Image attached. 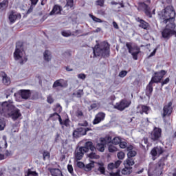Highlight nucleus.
<instances>
[{
  "mask_svg": "<svg viewBox=\"0 0 176 176\" xmlns=\"http://www.w3.org/2000/svg\"><path fill=\"white\" fill-rule=\"evenodd\" d=\"M88 123H87V121H84V122H80V123H79L78 124V126H82V127H86V126H88Z\"/></svg>",
  "mask_w": 176,
  "mask_h": 176,
  "instance_id": "55",
  "label": "nucleus"
},
{
  "mask_svg": "<svg viewBox=\"0 0 176 176\" xmlns=\"http://www.w3.org/2000/svg\"><path fill=\"white\" fill-rule=\"evenodd\" d=\"M30 175H32V176H38V173L36 171H32L31 170H28V173L27 175L25 176H30Z\"/></svg>",
  "mask_w": 176,
  "mask_h": 176,
  "instance_id": "43",
  "label": "nucleus"
},
{
  "mask_svg": "<svg viewBox=\"0 0 176 176\" xmlns=\"http://www.w3.org/2000/svg\"><path fill=\"white\" fill-rule=\"evenodd\" d=\"M126 150H127V157H134L135 156H136L137 155V151H135V150L133 149V146L130 145L129 146L126 147Z\"/></svg>",
  "mask_w": 176,
  "mask_h": 176,
  "instance_id": "21",
  "label": "nucleus"
},
{
  "mask_svg": "<svg viewBox=\"0 0 176 176\" xmlns=\"http://www.w3.org/2000/svg\"><path fill=\"white\" fill-rule=\"evenodd\" d=\"M96 108H97V104L94 103L92 104H91L90 107L89 108V110H91V109H96Z\"/></svg>",
  "mask_w": 176,
  "mask_h": 176,
  "instance_id": "59",
  "label": "nucleus"
},
{
  "mask_svg": "<svg viewBox=\"0 0 176 176\" xmlns=\"http://www.w3.org/2000/svg\"><path fill=\"white\" fill-rule=\"evenodd\" d=\"M164 113L162 114L163 118L164 116H170L173 112V102H168L164 107Z\"/></svg>",
  "mask_w": 176,
  "mask_h": 176,
  "instance_id": "9",
  "label": "nucleus"
},
{
  "mask_svg": "<svg viewBox=\"0 0 176 176\" xmlns=\"http://www.w3.org/2000/svg\"><path fill=\"white\" fill-rule=\"evenodd\" d=\"M8 19L10 23H14L16 20H20L21 19V14L12 12L9 15Z\"/></svg>",
  "mask_w": 176,
  "mask_h": 176,
  "instance_id": "18",
  "label": "nucleus"
},
{
  "mask_svg": "<svg viewBox=\"0 0 176 176\" xmlns=\"http://www.w3.org/2000/svg\"><path fill=\"white\" fill-rule=\"evenodd\" d=\"M8 8V1H3L0 3V10H4Z\"/></svg>",
  "mask_w": 176,
  "mask_h": 176,
  "instance_id": "40",
  "label": "nucleus"
},
{
  "mask_svg": "<svg viewBox=\"0 0 176 176\" xmlns=\"http://www.w3.org/2000/svg\"><path fill=\"white\" fill-rule=\"evenodd\" d=\"M50 153L47 151H45L43 153V160H46L47 159H50Z\"/></svg>",
  "mask_w": 176,
  "mask_h": 176,
  "instance_id": "47",
  "label": "nucleus"
},
{
  "mask_svg": "<svg viewBox=\"0 0 176 176\" xmlns=\"http://www.w3.org/2000/svg\"><path fill=\"white\" fill-rule=\"evenodd\" d=\"M91 129L87 128V129H83V128H78L73 133L74 135H86V133L87 131H90Z\"/></svg>",
  "mask_w": 176,
  "mask_h": 176,
  "instance_id": "17",
  "label": "nucleus"
},
{
  "mask_svg": "<svg viewBox=\"0 0 176 176\" xmlns=\"http://www.w3.org/2000/svg\"><path fill=\"white\" fill-rule=\"evenodd\" d=\"M124 167H130V166H134V160L133 158L128 157V158L124 161Z\"/></svg>",
  "mask_w": 176,
  "mask_h": 176,
  "instance_id": "26",
  "label": "nucleus"
},
{
  "mask_svg": "<svg viewBox=\"0 0 176 176\" xmlns=\"http://www.w3.org/2000/svg\"><path fill=\"white\" fill-rule=\"evenodd\" d=\"M107 142H111L113 145H119L122 142V138L119 136H116L114 138H111V136L106 137Z\"/></svg>",
  "mask_w": 176,
  "mask_h": 176,
  "instance_id": "14",
  "label": "nucleus"
},
{
  "mask_svg": "<svg viewBox=\"0 0 176 176\" xmlns=\"http://www.w3.org/2000/svg\"><path fill=\"white\" fill-rule=\"evenodd\" d=\"M113 25L114 28H116V30H119V25H118V23H116V22L113 21Z\"/></svg>",
  "mask_w": 176,
  "mask_h": 176,
  "instance_id": "61",
  "label": "nucleus"
},
{
  "mask_svg": "<svg viewBox=\"0 0 176 176\" xmlns=\"http://www.w3.org/2000/svg\"><path fill=\"white\" fill-rule=\"evenodd\" d=\"M78 78L79 79H82V80H84V79H86V75H85V74H80L78 75Z\"/></svg>",
  "mask_w": 176,
  "mask_h": 176,
  "instance_id": "58",
  "label": "nucleus"
},
{
  "mask_svg": "<svg viewBox=\"0 0 176 176\" xmlns=\"http://www.w3.org/2000/svg\"><path fill=\"white\" fill-rule=\"evenodd\" d=\"M6 123H5V120L0 119V130H3L5 129Z\"/></svg>",
  "mask_w": 176,
  "mask_h": 176,
  "instance_id": "44",
  "label": "nucleus"
},
{
  "mask_svg": "<svg viewBox=\"0 0 176 176\" xmlns=\"http://www.w3.org/2000/svg\"><path fill=\"white\" fill-rule=\"evenodd\" d=\"M126 46L134 60H138V54L140 53V47L137 45H134L131 43H126Z\"/></svg>",
  "mask_w": 176,
  "mask_h": 176,
  "instance_id": "6",
  "label": "nucleus"
},
{
  "mask_svg": "<svg viewBox=\"0 0 176 176\" xmlns=\"http://www.w3.org/2000/svg\"><path fill=\"white\" fill-rule=\"evenodd\" d=\"M43 60L44 61H46L47 63H49L50 61H52V52L50 50H46L44 52H43Z\"/></svg>",
  "mask_w": 176,
  "mask_h": 176,
  "instance_id": "20",
  "label": "nucleus"
},
{
  "mask_svg": "<svg viewBox=\"0 0 176 176\" xmlns=\"http://www.w3.org/2000/svg\"><path fill=\"white\" fill-rule=\"evenodd\" d=\"M107 142H108L107 138H101L100 139V142L96 145V148L99 152H104V151H105V145L107 144Z\"/></svg>",
  "mask_w": 176,
  "mask_h": 176,
  "instance_id": "11",
  "label": "nucleus"
},
{
  "mask_svg": "<svg viewBox=\"0 0 176 176\" xmlns=\"http://www.w3.org/2000/svg\"><path fill=\"white\" fill-rule=\"evenodd\" d=\"M105 119V113L100 112L98 113L95 119L93 121L94 124H98L100 122H102Z\"/></svg>",
  "mask_w": 176,
  "mask_h": 176,
  "instance_id": "16",
  "label": "nucleus"
},
{
  "mask_svg": "<svg viewBox=\"0 0 176 176\" xmlns=\"http://www.w3.org/2000/svg\"><path fill=\"white\" fill-rule=\"evenodd\" d=\"M17 131H19V128H17V126H12V129L11 130V133H17Z\"/></svg>",
  "mask_w": 176,
  "mask_h": 176,
  "instance_id": "57",
  "label": "nucleus"
},
{
  "mask_svg": "<svg viewBox=\"0 0 176 176\" xmlns=\"http://www.w3.org/2000/svg\"><path fill=\"white\" fill-rule=\"evenodd\" d=\"M88 151L89 148H87V147H80L79 149L76 152L75 157L76 160H81L82 157H83V155Z\"/></svg>",
  "mask_w": 176,
  "mask_h": 176,
  "instance_id": "10",
  "label": "nucleus"
},
{
  "mask_svg": "<svg viewBox=\"0 0 176 176\" xmlns=\"http://www.w3.org/2000/svg\"><path fill=\"white\" fill-rule=\"evenodd\" d=\"M98 170L100 173V174H105V166H104V163L102 162H97Z\"/></svg>",
  "mask_w": 176,
  "mask_h": 176,
  "instance_id": "27",
  "label": "nucleus"
},
{
  "mask_svg": "<svg viewBox=\"0 0 176 176\" xmlns=\"http://www.w3.org/2000/svg\"><path fill=\"white\" fill-rule=\"evenodd\" d=\"M161 23L166 24V28L162 31L163 38H170L171 35H175L176 32L174 30L175 28V11L173 6H167L164 10L158 14Z\"/></svg>",
  "mask_w": 176,
  "mask_h": 176,
  "instance_id": "1",
  "label": "nucleus"
},
{
  "mask_svg": "<svg viewBox=\"0 0 176 176\" xmlns=\"http://www.w3.org/2000/svg\"><path fill=\"white\" fill-rule=\"evenodd\" d=\"M139 21L140 23V24L139 25L140 27H141L144 30H149V23L142 19H140Z\"/></svg>",
  "mask_w": 176,
  "mask_h": 176,
  "instance_id": "30",
  "label": "nucleus"
},
{
  "mask_svg": "<svg viewBox=\"0 0 176 176\" xmlns=\"http://www.w3.org/2000/svg\"><path fill=\"white\" fill-rule=\"evenodd\" d=\"M95 56H103L104 57L109 54V45L107 42L102 43L100 45H97L94 48Z\"/></svg>",
  "mask_w": 176,
  "mask_h": 176,
  "instance_id": "5",
  "label": "nucleus"
},
{
  "mask_svg": "<svg viewBox=\"0 0 176 176\" xmlns=\"http://www.w3.org/2000/svg\"><path fill=\"white\" fill-rule=\"evenodd\" d=\"M76 116H77V118H82V116H83V112L80 110H77L76 111Z\"/></svg>",
  "mask_w": 176,
  "mask_h": 176,
  "instance_id": "48",
  "label": "nucleus"
},
{
  "mask_svg": "<svg viewBox=\"0 0 176 176\" xmlns=\"http://www.w3.org/2000/svg\"><path fill=\"white\" fill-rule=\"evenodd\" d=\"M120 148H121V149H124L126 148H127V142H120Z\"/></svg>",
  "mask_w": 176,
  "mask_h": 176,
  "instance_id": "46",
  "label": "nucleus"
},
{
  "mask_svg": "<svg viewBox=\"0 0 176 176\" xmlns=\"http://www.w3.org/2000/svg\"><path fill=\"white\" fill-rule=\"evenodd\" d=\"M13 90H14V89L12 88L7 91V96H6L7 98L8 97H9V96H10V94H12Z\"/></svg>",
  "mask_w": 176,
  "mask_h": 176,
  "instance_id": "56",
  "label": "nucleus"
},
{
  "mask_svg": "<svg viewBox=\"0 0 176 176\" xmlns=\"http://www.w3.org/2000/svg\"><path fill=\"white\" fill-rule=\"evenodd\" d=\"M131 104V102L130 100H122L120 102H117L114 106V108H116V109H118V111H124L126 108H129Z\"/></svg>",
  "mask_w": 176,
  "mask_h": 176,
  "instance_id": "7",
  "label": "nucleus"
},
{
  "mask_svg": "<svg viewBox=\"0 0 176 176\" xmlns=\"http://www.w3.org/2000/svg\"><path fill=\"white\" fill-rule=\"evenodd\" d=\"M89 16L95 21V23H102V21L101 19L94 16V15H92L91 14H89Z\"/></svg>",
  "mask_w": 176,
  "mask_h": 176,
  "instance_id": "42",
  "label": "nucleus"
},
{
  "mask_svg": "<svg viewBox=\"0 0 176 176\" xmlns=\"http://www.w3.org/2000/svg\"><path fill=\"white\" fill-rule=\"evenodd\" d=\"M149 111V108L147 106H141L139 105L138 107L137 113H141L142 115L143 113H146L148 115V111Z\"/></svg>",
  "mask_w": 176,
  "mask_h": 176,
  "instance_id": "23",
  "label": "nucleus"
},
{
  "mask_svg": "<svg viewBox=\"0 0 176 176\" xmlns=\"http://www.w3.org/2000/svg\"><path fill=\"white\" fill-rule=\"evenodd\" d=\"M50 173L52 176H63L61 170L58 168H52L50 170Z\"/></svg>",
  "mask_w": 176,
  "mask_h": 176,
  "instance_id": "28",
  "label": "nucleus"
},
{
  "mask_svg": "<svg viewBox=\"0 0 176 176\" xmlns=\"http://www.w3.org/2000/svg\"><path fill=\"white\" fill-rule=\"evenodd\" d=\"M2 78H3V83L6 85V86H8V85H10V78L6 76L5 73L2 74Z\"/></svg>",
  "mask_w": 176,
  "mask_h": 176,
  "instance_id": "31",
  "label": "nucleus"
},
{
  "mask_svg": "<svg viewBox=\"0 0 176 176\" xmlns=\"http://www.w3.org/2000/svg\"><path fill=\"white\" fill-rule=\"evenodd\" d=\"M90 159H100V155L96 154V153H91L88 155Z\"/></svg>",
  "mask_w": 176,
  "mask_h": 176,
  "instance_id": "39",
  "label": "nucleus"
},
{
  "mask_svg": "<svg viewBox=\"0 0 176 176\" xmlns=\"http://www.w3.org/2000/svg\"><path fill=\"white\" fill-rule=\"evenodd\" d=\"M19 93L21 94V98H23L24 100H27L30 98V97H31V92L30 91V90H21L19 91Z\"/></svg>",
  "mask_w": 176,
  "mask_h": 176,
  "instance_id": "22",
  "label": "nucleus"
},
{
  "mask_svg": "<svg viewBox=\"0 0 176 176\" xmlns=\"http://www.w3.org/2000/svg\"><path fill=\"white\" fill-rule=\"evenodd\" d=\"M104 2H105V0H97L96 5L98 6H104Z\"/></svg>",
  "mask_w": 176,
  "mask_h": 176,
  "instance_id": "51",
  "label": "nucleus"
},
{
  "mask_svg": "<svg viewBox=\"0 0 176 176\" xmlns=\"http://www.w3.org/2000/svg\"><path fill=\"white\" fill-rule=\"evenodd\" d=\"M156 50H157V49H155L153 50V52L149 55L148 57H152V56H155V54H156Z\"/></svg>",
  "mask_w": 176,
  "mask_h": 176,
  "instance_id": "63",
  "label": "nucleus"
},
{
  "mask_svg": "<svg viewBox=\"0 0 176 176\" xmlns=\"http://www.w3.org/2000/svg\"><path fill=\"white\" fill-rule=\"evenodd\" d=\"M53 116H56V118H58L59 120V123L60 124H61V126L63 125L66 126H69V120L66 119L64 122H63V120L61 119V116H60V115H58V113H54L52 114H50V118H53Z\"/></svg>",
  "mask_w": 176,
  "mask_h": 176,
  "instance_id": "15",
  "label": "nucleus"
},
{
  "mask_svg": "<svg viewBox=\"0 0 176 176\" xmlns=\"http://www.w3.org/2000/svg\"><path fill=\"white\" fill-rule=\"evenodd\" d=\"M6 148H8V142H6V138L3 137V141L0 142V160L5 159V153L1 149H6Z\"/></svg>",
  "mask_w": 176,
  "mask_h": 176,
  "instance_id": "12",
  "label": "nucleus"
},
{
  "mask_svg": "<svg viewBox=\"0 0 176 176\" xmlns=\"http://www.w3.org/2000/svg\"><path fill=\"white\" fill-rule=\"evenodd\" d=\"M55 111H56L57 112H61V111H63V109L61 108L60 104H56Z\"/></svg>",
  "mask_w": 176,
  "mask_h": 176,
  "instance_id": "53",
  "label": "nucleus"
},
{
  "mask_svg": "<svg viewBox=\"0 0 176 176\" xmlns=\"http://www.w3.org/2000/svg\"><path fill=\"white\" fill-rule=\"evenodd\" d=\"M63 36H65L66 38H68V36H71L72 35V33L69 30H64L61 32Z\"/></svg>",
  "mask_w": 176,
  "mask_h": 176,
  "instance_id": "38",
  "label": "nucleus"
},
{
  "mask_svg": "<svg viewBox=\"0 0 176 176\" xmlns=\"http://www.w3.org/2000/svg\"><path fill=\"white\" fill-rule=\"evenodd\" d=\"M74 96H75L76 97H77L78 98H80L82 97V96H83V90L80 89L78 91H77L76 92H74L73 94Z\"/></svg>",
  "mask_w": 176,
  "mask_h": 176,
  "instance_id": "37",
  "label": "nucleus"
},
{
  "mask_svg": "<svg viewBox=\"0 0 176 176\" xmlns=\"http://www.w3.org/2000/svg\"><path fill=\"white\" fill-rule=\"evenodd\" d=\"M77 166L79 167V168H85V164H83V162H77Z\"/></svg>",
  "mask_w": 176,
  "mask_h": 176,
  "instance_id": "54",
  "label": "nucleus"
},
{
  "mask_svg": "<svg viewBox=\"0 0 176 176\" xmlns=\"http://www.w3.org/2000/svg\"><path fill=\"white\" fill-rule=\"evenodd\" d=\"M63 81H64V80H63V79L56 80L54 82L52 87L54 89H56V87H63Z\"/></svg>",
  "mask_w": 176,
  "mask_h": 176,
  "instance_id": "32",
  "label": "nucleus"
},
{
  "mask_svg": "<svg viewBox=\"0 0 176 176\" xmlns=\"http://www.w3.org/2000/svg\"><path fill=\"white\" fill-rule=\"evenodd\" d=\"M118 151V148L113 146V145H109V152H116Z\"/></svg>",
  "mask_w": 176,
  "mask_h": 176,
  "instance_id": "45",
  "label": "nucleus"
},
{
  "mask_svg": "<svg viewBox=\"0 0 176 176\" xmlns=\"http://www.w3.org/2000/svg\"><path fill=\"white\" fill-rule=\"evenodd\" d=\"M163 153V148L160 146L153 148L151 151V155L153 156V160H155V157L160 156Z\"/></svg>",
  "mask_w": 176,
  "mask_h": 176,
  "instance_id": "13",
  "label": "nucleus"
},
{
  "mask_svg": "<svg viewBox=\"0 0 176 176\" xmlns=\"http://www.w3.org/2000/svg\"><path fill=\"white\" fill-rule=\"evenodd\" d=\"M163 166H164V162L163 161H160L156 165H155V173H157V171H160V173H162V170H163Z\"/></svg>",
  "mask_w": 176,
  "mask_h": 176,
  "instance_id": "29",
  "label": "nucleus"
},
{
  "mask_svg": "<svg viewBox=\"0 0 176 176\" xmlns=\"http://www.w3.org/2000/svg\"><path fill=\"white\" fill-rule=\"evenodd\" d=\"M166 74H167V72L164 70H162L161 72L155 73V76L152 77L151 80L146 87V94L148 97H150L151 94H152V91H153L152 83H159L162 80V79H163Z\"/></svg>",
  "mask_w": 176,
  "mask_h": 176,
  "instance_id": "4",
  "label": "nucleus"
},
{
  "mask_svg": "<svg viewBox=\"0 0 176 176\" xmlns=\"http://www.w3.org/2000/svg\"><path fill=\"white\" fill-rule=\"evenodd\" d=\"M170 82V78H166L162 82V86L164 85H167V83H168Z\"/></svg>",
  "mask_w": 176,
  "mask_h": 176,
  "instance_id": "60",
  "label": "nucleus"
},
{
  "mask_svg": "<svg viewBox=\"0 0 176 176\" xmlns=\"http://www.w3.org/2000/svg\"><path fill=\"white\" fill-rule=\"evenodd\" d=\"M67 170L70 174H74V168L72 167V165H68Z\"/></svg>",
  "mask_w": 176,
  "mask_h": 176,
  "instance_id": "52",
  "label": "nucleus"
},
{
  "mask_svg": "<svg viewBox=\"0 0 176 176\" xmlns=\"http://www.w3.org/2000/svg\"><path fill=\"white\" fill-rule=\"evenodd\" d=\"M47 101L49 104H53L54 102V99H53V97L52 96H48L47 98Z\"/></svg>",
  "mask_w": 176,
  "mask_h": 176,
  "instance_id": "49",
  "label": "nucleus"
},
{
  "mask_svg": "<svg viewBox=\"0 0 176 176\" xmlns=\"http://www.w3.org/2000/svg\"><path fill=\"white\" fill-rule=\"evenodd\" d=\"M32 2V5H36L38 3V0H30Z\"/></svg>",
  "mask_w": 176,
  "mask_h": 176,
  "instance_id": "64",
  "label": "nucleus"
},
{
  "mask_svg": "<svg viewBox=\"0 0 176 176\" xmlns=\"http://www.w3.org/2000/svg\"><path fill=\"white\" fill-rule=\"evenodd\" d=\"M112 175L113 176H120V171L118 170L116 173H112Z\"/></svg>",
  "mask_w": 176,
  "mask_h": 176,
  "instance_id": "62",
  "label": "nucleus"
},
{
  "mask_svg": "<svg viewBox=\"0 0 176 176\" xmlns=\"http://www.w3.org/2000/svg\"><path fill=\"white\" fill-rule=\"evenodd\" d=\"M82 148H87L88 151L90 149L92 152L96 151V147L93 146V142H87L85 143V146H82Z\"/></svg>",
  "mask_w": 176,
  "mask_h": 176,
  "instance_id": "33",
  "label": "nucleus"
},
{
  "mask_svg": "<svg viewBox=\"0 0 176 176\" xmlns=\"http://www.w3.org/2000/svg\"><path fill=\"white\" fill-rule=\"evenodd\" d=\"M142 6H143V8H144L145 14H146V16H148L150 18L152 17V14H151V11L148 7V5H146L145 3H142Z\"/></svg>",
  "mask_w": 176,
  "mask_h": 176,
  "instance_id": "34",
  "label": "nucleus"
},
{
  "mask_svg": "<svg viewBox=\"0 0 176 176\" xmlns=\"http://www.w3.org/2000/svg\"><path fill=\"white\" fill-rule=\"evenodd\" d=\"M94 162H91L89 164H87L84 170L85 171H91V169L94 168Z\"/></svg>",
  "mask_w": 176,
  "mask_h": 176,
  "instance_id": "35",
  "label": "nucleus"
},
{
  "mask_svg": "<svg viewBox=\"0 0 176 176\" xmlns=\"http://www.w3.org/2000/svg\"><path fill=\"white\" fill-rule=\"evenodd\" d=\"M126 75H127V71H126V70L122 71L119 74L120 78H124V76H126Z\"/></svg>",
  "mask_w": 176,
  "mask_h": 176,
  "instance_id": "50",
  "label": "nucleus"
},
{
  "mask_svg": "<svg viewBox=\"0 0 176 176\" xmlns=\"http://www.w3.org/2000/svg\"><path fill=\"white\" fill-rule=\"evenodd\" d=\"M14 58L16 60V61H19L20 64H24V63H27L28 58L25 54V51H24L23 43H16V49L14 52Z\"/></svg>",
  "mask_w": 176,
  "mask_h": 176,
  "instance_id": "3",
  "label": "nucleus"
},
{
  "mask_svg": "<svg viewBox=\"0 0 176 176\" xmlns=\"http://www.w3.org/2000/svg\"><path fill=\"white\" fill-rule=\"evenodd\" d=\"M66 7L74 9V0H66Z\"/></svg>",
  "mask_w": 176,
  "mask_h": 176,
  "instance_id": "36",
  "label": "nucleus"
},
{
  "mask_svg": "<svg viewBox=\"0 0 176 176\" xmlns=\"http://www.w3.org/2000/svg\"><path fill=\"white\" fill-rule=\"evenodd\" d=\"M122 164V161L117 160L115 162H111L108 164V170H115V168H119Z\"/></svg>",
  "mask_w": 176,
  "mask_h": 176,
  "instance_id": "19",
  "label": "nucleus"
},
{
  "mask_svg": "<svg viewBox=\"0 0 176 176\" xmlns=\"http://www.w3.org/2000/svg\"><path fill=\"white\" fill-rule=\"evenodd\" d=\"M61 6L56 5L50 12V15L53 16V14H58L59 13H61Z\"/></svg>",
  "mask_w": 176,
  "mask_h": 176,
  "instance_id": "24",
  "label": "nucleus"
},
{
  "mask_svg": "<svg viewBox=\"0 0 176 176\" xmlns=\"http://www.w3.org/2000/svg\"><path fill=\"white\" fill-rule=\"evenodd\" d=\"M133 172L131 166H125L121 171L123 175H130Z\"/></svg>",
  "mask_w": 176,
  "mask_h": 176,
  "instance_id": "25",
  "label": "nucleus"
},
{
  "mask_svg": "<svg viewBox=\"0 0 176 176\" xmlns=\"http://www.w3.org/2000/svg\"><path fill=\"white\" fill-rule=\"evenodd\" d=\"M160 137H162V129L155 127L150 135V138L153 140V141H157Z\"/></svg>",
  "mask_w": 176,
  "mask_h": 176,
  "instance_id": "8",
  "label": "nucleus"
},
{
  "mask_svg": "<svg viewBox=\"0 0 176 176\" xmlns=\"http://www.w3.org/2000/svg\"><path fill=\"white\" fill-rule=\"evenodd\" d=\"M0 113L6 118H12V120H17L21 118L20 109L14 108L12 103L4 102L0 104Z\"/></svg>",
  "mask_w": 176,
  "mask_h": 176,
  "instance_id": "2",
  "label": "nucleus"
},
{
  "mask_svg": "<svg viewBox=\"0 0 176 176\" xmlns=\"http://www.w3.org/2000/svg\"><path fill=\"white\" fill-rule=\"evenodd\" d=\"M124 156H126V155L124 154V153H123V151L119 152L117 154V157L119 160H123V159H124Z\"/></svg>",
  "mask_w": 176,
  "mask_h": 176,
  "instance_id": "41",
  "label": "nucleus"
}]
</instances>
